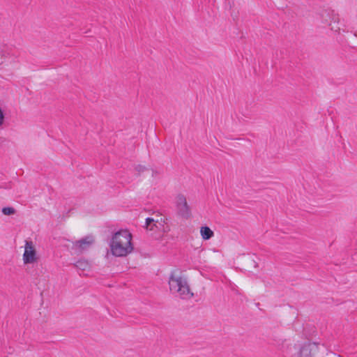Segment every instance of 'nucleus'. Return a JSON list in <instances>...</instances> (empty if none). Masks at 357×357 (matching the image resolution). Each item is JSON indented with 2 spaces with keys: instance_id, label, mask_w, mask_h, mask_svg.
<instances>
[{
  "instance_id": "1",
  "label": "nucleus",
  "mask_w": 357,
  "mask_h": 357,
  "mask_svg": "<svg viewBox=\"0 0 357 357\" xmlns=\"http://www.w3.org/2000/svg\"><path fill=\"white\" fill-rule=\"evenodd\" d=\"M169 289L172 293L177 292L182 299H190L193 296L187 280L182 277L175 278L173 274L169 277Z\"/></svg>"
},
{
  "instance_id": "2",
  "label": "nucleus",
  "mask_w": 357,
  "mask_h": 357,
  "mask_svg": "<svg viewBox=\"0 0 357 357\" xmlns=\"http://www.w3.org/2000/svg\"><path fill=\"white\" fill-rule=\"evenodd\" d=\"M121 233H114L109 243L112 254L116 257H125L133 250L132 242L129 244L122 243V241H118L119 236Z\"/></svg>"
},
{
  "instance_id": "3",
  "label": "nucleus",
  "mask_w": 357,
  "mask_h": 357,
  "mask_svg": "<svg viewBox=\"0 0 357 357\" xmlns=\"http://www.w3.org/2000/svg\"><path fill=\"white\" fill-rule=\"evenodd\" d=\"M322 21L325 24H328L331 26L332 30L335 31H339L340 27L338 26L340 18L338 14L335 13V11L331 9L324 10L321 13Z\"/></svg>"
},
{
  "instance_id": "4",
  "label": "nucleus",
  "mask_w": 357,
  "mask_h": 357,
  "mask_svg": "<svg viewBox=\"0 0 357 357\" xmlns=\"http://www.w3.org/2000/svg\"><path fill=\"white\" fill-rule=\"evenodd\" d=\"M176 208L178 214L185 219H188L191 216L190 208L188 206L185 197L179 194L176 197Z\"/></svg>"
},
{
  "instance_id": "5",
  "label": "nucleus",
  "mask_w": 357,
  "mask_h": 357,
  "mask_svg": "<svg viewBox=\"0 0 357 357\" xmlns=\"http://www.w3.org/2000/svg\"><path fill=\"white\" fill-rule=\"evenodd\" d=\"M37 260L36 250L31 241H26L23 261L25 264H32Z\"/></svg>"
},
{
  "instance_id": "6",
  "label": "nucleus",
  "mask_w": 357,
  "mask_h": 357,
  "mask_svg": "<svg viewBox=\"0 0 357 357\" xmlns=\"http://www.w3.org/2000/svg\"><path fill=\"white\" fill-rule=\"evenodd\" d=\"M93 242V237L88 236L73 243V249L75 250V252H82L89 248Z\"/></svg>"
},
{
  "instance_id": "7",
  "label": "nucleus",
  "mask_w": 357,
  "mask_h": 357,
  "mask_svg": "<svg viewBox=\"0 0 357 357\" xmlns=\"http://www.w3.org/2000/svg\"><path fill=\"white\" fill-rule=\"evenodd\" d=\"M169 220L158 211V234L162 231L163 234H167L169 231Z\"/></svg>"
},
{
  "instance_id": "8",
  "label": "nucleus",
  "mask_w": 357,
  "mask_h": 357,
  "mask_svg": "<svg viewBox=\"0 0 357 357\" xmlns=\"http://www.w3.org/2000/svg\"><path fill=\"white\" fill-rule=\"evenodd\" d=\"M116 233H121L118 241H122V243L124 244H129L130 242H132V234L128 229H120Z\"/></svg>"
},
{
  "instance_id": "9",
  "label": "nucleus",
  "mask_w": 357,
  "mask_h": 357,
  "mask_svg": "<svg viewBox=\"0 0 357 357\" xmlns=\"http://www.w3.org/2000/svg\"><path fill=\"white\" fill-rule=\"evenodd\" d=\"M200 234L203 240L208 241L214 236V232L209 227L204 225L200 227Z\"/></svg>"
},
{
  "instance_id": "10",
  "label": "nucleus",
  "mask_w": 357,
  "mask_h": 357,
  "mask_svg": "<svg viewBox=\"0 0 357 357\" xmlns=\"http://www.w3.org/2000/svg\"><path fill=\"white\" fill-rule=\"evenodd\" d=\"M154 227H156V221L153 218H146L144 228L147 231H152Z\"/></svg>"
},
{
  "instance_id": "11",
  "label": "nucleus",
  "mask_w": 357,
  "mask_h": 357,
  "mask_svg": "<svg viewBox=\"0 0 357 357\" xmlns=\"http://www.w3.org/2000/svg\"><path fill=\"white\" fill-rule=\"evenodd\" d=\"M75 267L77 268L85 271L89 268V264L87 261L84 259H79L74 264Z\"/></svg>"
},
{
  "instance_id": "12",
  "label": "nucleus",
  "mask_w": 357,
  "mask_h": 357,
  "mask_svg": "<svg viewBox=\"0 0 357 357\" xmlns=\"http://www.w3.org/2000/svg\"><path fill=\"white\" fill-rule=\"evenodd\" d=\"M248 264V268L249 271H252V268H256L258 267V264L252 256H250L246 259Z\"/></svg>"
},
{
  "instance_id": "13",
  "label": "nucleus",
  "mask_w": 357,
  "mask_h": 357,
  "mask_svg": "<svg viewBox=\"0 0 357 357\" xmlns=\"http://www.w3.org/2000/svg\"><path fill=\"white\" fill-rule=\"evenodd\" d=\"M3 214L6 215H13L15 213V209L13 207L7 206L3 207L1 210Z\"/></svg>"
},
{
  "instance_id": "14",
  "label": "nucleus",
  "mask_w": 357,
  "mask_h": 357,
  "mask_svg": "<svg viewBox=\"0 0 357 357\" xmlns=\"http://www.w3.org/2000/svg\"><path fill=\"white\" fill-rule=\"evenodd\" d=\"M135 169H136V170H137V172H144V169H145L146 168H145V167H144V166H142V165H137V166L136 167V168H135Z\"/></svg>"
},
{
  "instance_id": "15",
  "label": "nucleus",
  "mask_w": 357,
  "mask_h": 357,
  "mask_svg": "<svg viewBox=\"0 0 357 357\" xmlns=\"http://www.w3.org/2000/svg\"><path fill=\"white\" fill-rule=\"evenodd\" d=\"M2 141H3V140H2V138H1V137H0V144L2 142Z\"/></svg>"
}]
</instances>
